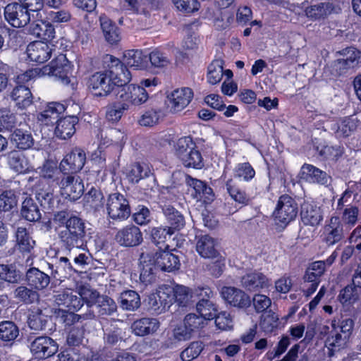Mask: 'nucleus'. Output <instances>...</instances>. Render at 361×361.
I'll list each match as a JSON object with an SVG mask.
<instances>
[{
  "mask_svg": "<svg viewBox=\"0 0 361 361\" xmlns=\"http://www.w3.org/2000/svg\"><path fill=\"white\" fill-rule=\"evenodd\" d=\"M63 174L61 180L57 183L61 195L71 201L78 200L85 190L82 180L75 174Z\"/></svg>",
  "mask_w": 361,
  "mask_h": 361,
  "instance_id": "obj_4",
  "label": "nucleus"
},
{
  "mask_svg": "<svg viewBox=\"0 0 361 361\" xmlns=\"http://www.w3.org/2000/svg\"><path fill=\"white\" fill-rule=\"evenodd\" d=\"M150 173L151 171L147 165L136 164L131 166L128 173V178L130 182L137 183L140 180L149 177Z\"/></svg>",
  "mask_w": 361,
  "mask_h": 361,
  "instance_id": "obj_48",
  "label": "nucleus"
},
{
  "mask_svg": "<svg viewBox=\"0 0 361 361\" xmlns=\"http://www.w3.org/2000/svg\"><path fill=\"white\" fill-rule=\"evenodd\" d=\"M341 210V223L345 226V230L349 231L357 222L360 210L356 206H347Z\"/></svg>",
  "mask_w": 361,
  "mask_h": 361,
  "instance_id": "obj_42",
  "label": "nucleus"
},
{
  "mask_svg": "<svg viewBox=\"0 0 361 361\" xmlns=\"http://www.w3.org/2000/svg\"><path fill=\"white\" fill-rule=\"evenodd\" d=\"M28 285L37 290L46 288L50 283V277L37 268H30L26 274Z\"/></svg>",
  "mask_w": 361,
  "mask_h": 361,
  "instance_id": "obj_32",
  "label": "nucleus"
},
{
  "mask_svg": "<svg viewBox=\"0 0 361 361\" xmlns=\"http://www.w3.org/2000/svg\"><path fill=\"white\" fill-rule=\"evenodd\" d=\"M19 331L16 325L10 321L0 323V339L4 341H14L18 336Z\"/></svg>",
  "mask_w": 361,
  "mask_h": 361,
  "instance_id": "obj_46",
  "label": "nucleus"
},
{
  "mask_svg": "<svg viewBox=\"0 0 361 361\" xmlns=\"http://www.w3.org/2000/svg\"><path fill=\"white\" fill-rule=\"evenodd\" d=\"M203 350V345L201 342H192L180 354V357L183 361H191L197 357Z\"/></svg>",
  "mask_w": 361,
  "mask_h": 361,
  "instance_id": "obj_64",
  "label": "nucleus"
},
{
  "mask_svg": "<svg viewBox=\"0 0 361 361\" xmlns=\"http://www.w3.org/2000/svg\"><path fill=\"white\" fill-rule=\"evenodd\" d=\"M357 123L352 117H344L333 124L331 129L337 137H348L356 128Z\"/></svg>",
  "mask_w": 361,
  "mask_h": 361,
  "instance_id": "obj_36",
  "label": "nucleus"
},
{
  "mask_svg": "<svg viewBox=\"0 0 361 361\" xmlns=\"http://www.w3.org/2000/svg\"><path fill=\"white\" fill-rule=\"evenodd\" d=\"M85 224L77 216H71L66 221V226L59 231V237L69 246L77 245L85 236Z\"/></svg>",
  "mask_w": 361,
  "mask_h": 361,
  "instance_id": "obj_5",
  "label": "nucleus"
},
{
  "mask_svg": "<svg viewBox=\"0 0 361 361\" xmlns=\"http://www.w3.org/2000/svg\"><path fill=\"white\" fill-rule=\"evenodd\" d=\"M14 297L25 303H32L38 300V293L25 286H19L14 291Z\"/></svg>",
  "mask_w": 361,
  "mask_h": 361,
  "instance_id": "obj_55",
  "label": "nucleus"
},
{
  "mask_svg": "<svg viewBox=\"0 0 361 361\" xmlns=\"http://www.w3.org/2000/svg\"><path fill=\"white\" fill-rule=\"evenodd\" d=\"M47 322V316L44 314L39 309L32 311L29 317V326L35 331L43 330Z\"/></svg>",
  "mask_w": 361,
  "mask_h": 361,
  "instance_id": "obj_54",
  "label": "nucleus"
},
{
  "mask_svg": "<svg viewBox=\"0 0 361 361\" xmlns=\"http://www.w3.org/2000/svg\"><path fill=\"white\" fill-rule=\"evenodd\" d=\"M99 312L102 315H111L117 310V305L113 299L101 295L97 300Z\"/></svg>",
  "mask_w": 361,
  "mask_h": 361,
  "instance_id": "obj_56",
  "label": "nucleus"
},
{
  "mask_svg": "<svg viewBox=\"0 0 361 361\" xmlns=\"http://www.w3.org/2000/svg\"><path fill=\"white\" fill-rule=\"evenodd\" d=\"M65 111L64 105L59 102H51L38 115L37 119L42 125H50L59 121V117Z\"/></svg>",
  "mask_w": 361,
  "mask_h": 361,
  "instance_id": "obj_24",
  "label": "nucleus"
},
{
  "mask_svg": "<svg viewBox=\"0 0 361 361\" xmlns=\"http://www.w3.org/2000/svg\"><path fill=\"white\" fill-rule=\"evenodd\" d=\"M55 302L59 306L68 308V311L75 312L79 310L83 303L78 294V290L65 289L55 295Z\"/></svg>",
  "mask_w": 361,
  "mask_h": 361,
  "instance_id": "obj_17",
  "label": "nucleus"
},
{
  "mask_svg": "<svg viewBox=\"0 0 361 361\" xmlns=\"http://www.w3.org/2000/svg\"><path fill=\"white\" fill-rule=\"evenodd\" d=\"M279 317L274 312H269L262 316L260 326L264 332H272L278 326Z\"/></svg>",
  "mask_w": 361,
  "mask_h": 361,
  "instance_id": "obj_61",
  "label": "nucleus"
},
{
  "mask_svg": "<svg viewBox=\"0 0 361 361\" xmlns=\"http://www.w3.org/2000/svg\"><path fill=\"white\" fill-rule=\"evenodd\" d=\"M331 8L329 4L321 3L311 6L305 10L306 16L312 19H319L325 16Z\"/></svg>",
  "mask_w": 361,
  "mask_h": 361,
  "instance_id": "obj_58",
  "label": "nucleus"
},
{
  "mask_svg": "<svg viewBox=\"0 0 361 361\" xmlns=\"http://www.w3.org/2000/svg\"><path fill=\"white\" fill-rule=\"evenodd\" d=\"M21 215L29 221H35L40 219V212L32 198L26 197L23 202Z\"/></svg>",
  "mask_w": 361,
  "mask_h": 361,
  "instance_id": "obj_41",
  "label": "nucleus"
},
{
  "mask_svg": "<svg viewBox=\"0 0 361 361\" xmlns=\"http://www.w3.org/2000/svg\"><path fill=\"white\" fill-rule=\"evenodd\" d=\"M85 203L87 207L99 211L104 206V195L102 192L94 188H92L85 196Z\"/></svg>",
  "mask_w": 361,
  "mask_h": 361,
  "instance_id": "obj_45",
  "label": "nucleus"
},
{
  "mask_svg": "<svg viewBox=\"0 0 361 361\" xmlns=\"http://www.w3.org/2000/svg\"><path fill=\"white\" fill-rule=\"evenodd\" d=\"M301 178L310 183H317L321 185L327 184L329 176L326 172L311 164H304L300 170Z\"/></svg>",
  "mask_w": 361,
  "mask_h": 361,
  "instance_id": "obj_28",
  "label": "nucleus"
},
{
  "mask_svg": "<svg viewBox=\"0 0 361 361\" xmlns=\"http://www.w3.org/2000/svg\"><path fill=\"white\" fill-rule=\"evenodd\" d=\"M226 188L231 197L235 202L243 205L247 204L250 199L245 192L238 187L233 185L231 180H229L226 183Z\"/></svg>",
  "mask_w": 361,
  "mask_h": 361,
  "instance_id": "obj_50",
  "label": "nucleus"
},
{
  "mask_svg": "<svg viewBox=\"0 0 361 361\" xmlns=\"http://www.w3.org/2000/svg\"><path fill=\"white\" fill-rule=\"evenodd\" d=\"M100 27L105 39L110 44L117 43L121 39L118 28L107 16L102 15L99 17Z\"/></svg>",
  "mask_w": 361,
  "mask_h": 361,
  "instance_id": "obj_31",
  "label": "nucleus"
},
{
  "mask_svg": "<svg viewBox=\"0 0 361 361\" xmlns=\"http://www.w3.org/2000/svg\"><path fill=\"white\" fill-rule=\"evenodd\" d=\"M164 214L170 224L169 228L172 231L180 230L185 226L183 216L173 207L166 206L163 208Z\"/></svg>",
  "mask_w": 361,
  "mask_h": 361,
  "instance_id": "obj_39",
  "label": "nucleus"
},
{
  "mask_svg": "<svg viewBox=\"0 0 361 361\" xmlns=\"http://www.w3.org/2000/svg\"><path fill=\"white\" fill-rule=\"evenodd\" d=\"M119 302L123 310L134 311L140 306V298L134 290H126L121 293Z\"/></svg>",
  "mask_w": 361,
  "mask_h": 361,
  "instance_id": "obj_37",
  "label": "nucleus"
},
{
  "mask_svg": "<svg viewBox=\"0 0 361 361\" xmlns=\"http://www.w3.org/2000/svg\"><path fill=\"white\" fill-rule=\"evenodd\" d=\"M110 76L114 87L117 86L120 88L127 86L126 85L131 80V74L124 65L117 68Z\"/></svg>",
  "mask_w": 361,
  "mask_h": 361,
  "instance_id": "obj_47",
  "label": "nucleus"
},
{
  "mask_svg": "<svg viewBox=\"0 0 361 361\" xmlns=\"http://www.w3.org/2000/svg\"><path fill=\"white\" fill-rule=\"evenodd\" d=\"M11 97L16 104L21 109H25L32 103V94L30 89L23 85H18L13 88Z\"/></svg>",
  "mask_w": 361,
  "mask_h": 361,
  "instance_id": "obj_34",
  "label": "nucleus"
},
{
  "mask_svg": "<svg viewBox=\"0 0 361 361\" xmlns=\"http://www.w3.org/2000/svg\"><path fill=\"white\" fill-rule=\"evenodd\" d=\"M183 324L192 334L198 331L205 325L204 319L195 314H188L185 317Z\"/></svg>",
  "mask_w": 361,
  "mask_h": 361,
  "instance_id": "obj_63",
  "label": "nucleus"
},
{
  "mask_svg": "<svg viewBox=\"0 0 361 361\" xmlns=\"http://www.w3.org/2000/svg\"><path fill=\"white\" fill-rule=\"evenodd\" d=\"M221 295L225 301L234 307L245 308L249 307L251 303L248 295L234 287H223Z\"/></svg>",
  "mask_w": 361,
  "mask_h": 361,
  "instance_id": "obj_16",
  "label": "nucleus"
},
{
  "mask_svg": "<svg viewBox=\"0 0 361 361\" xmlns=\"http://www.w3.org/2000/svg\"><path fill=\"white\" fill-rule=\"evenodd\" d=\"M195 145L190 137H183L179 138L174 145L176 155L180 160L189 152L190 149L194 148Z\"/></svg>",
  "mask_w": 361,
  "mask_h": 361,
  "instance_id": "obj_52",
  "label": "nucleus"
},
{
  "mask_svg": "<svg viewBox=\"0 0 361 361\" xmlns=\"http://www.w3.org/2000/svg\"><path fill=\"white\" fill-rule=\"evenodd\" d=\"M38 169L40 177L47 180L49 182L59 180L60 173H61L59 166H58L57 164L52 161H46Z\"/></svg>",
  "mask_w": 361,
  "mask_h": 361,
  "instance_id": "obj_43",
  "label": "nucleus"
},
{
  "mask_svg": "<svg viewBox=\"0 0 361 361\" xmlns=\"http://www.w3.org/2000/svg\"><path fill=\"white\" fill-rule=\"evenodd\" d=\"M180 261L177 255L168 251L157 252L152 257L148 254L140 256V279L145 283H150L154 278L156 267L163 271H172L178 269Z\"/></svg>",
  "mask_w": 361,
  "mask_h": 361,
  "instance_id": "obj_1",
  "label": "nucleus"
},
{
  "mask_svg": "<svg viewBox=\"0 0 361 361\" xmlns=\"http://www.w3.org/2000/svg\"><path fill=\"white\" fill-rule=\"evenodd\" d=\"M301 219L304 224L317 226L323 219L320 207L314 202L305 201L301 205Z\"/></svg>",
  "mask_w": 361,
  "mask_h": 361,
  "instance_id": "obj_20",
  "label": "nucleus"
},
{
  "mask_svg": "<svg viewBox=\"0 0 361 361\" xmlns=\"http://www.w3.org/2000/svg\"><path fill=\"white\" fill-rule=\"evenodd\" d=\"M117 99L123 103L139 106L149 99L148 92L142 87L131 84L119 88L116 93Z\"/></svg>",
  "mask_w": 361,
  "mask_h": 361,
  "instance_id": "obj_7",
  "label": "nucleus"
},
{
  "mask_svg": "<svg viewBox=\"0 0 361 361\" xmlns=\"http://www.w3.org/2000/svg\"><path fill=\"white\" fill-rule=\"evenodd\" d=\"M223 62L221 60L214 61L208 67L207 80L210 84L219 82L223 76Z\"/></svg>",
  "mask_w": 361,
  "mask_h": 361,
  "instance_id": "obj_51",
  "label": "nucleus"
},
{
  "mask_svg": "<svg viewBox=\"0 0 361 361\" xmlns=\"http://www.w3.org/2000/svg\"><path fill=\"white\" fill-rule=\"evenodd\" d=\"M116 241L123 247H135L142 242V234L140 228L133 224L118 230L115 235Z\"/></svg>",
  "mask_w": 361,
  "mask_h": 361,
  "instance_id": "obj_11",
  "label": "nucleus"
},
{
  "mask_svg": "<svg viewBox=\"0 0 361 361\" xmlns=\"http://www.w3.org/2000/svg\"><path fill=\"white\" fill-rule=\"evenodd\" d=\"M77 290L82 303L85 302L89 305L97 303L99 298L101 296L96 290L91 289L89 286H80Z\"/></svg>",
  "mask_w": 361,
  "mask_h": 361,
  "instance_id": "obj_59",
  "label": "nucleus"
},
{
  "mask_svg": "<svg viewBox=\"0 0 361 361\" xmlns=\"http://www.w3.org/2000/svg\"><path fill=\"white\" fill-rule=\"evenodd\" d=\"M86 160L85 153L81 149H75L66 154L60 162L59 168L62 173H75L80 171Z\"/></svg>",
  "mask_w": 361,
  "mask_h": 361,
  "instance_id": "obj_10",
  "label": "nucleus"
},
{
  "mask_svg": "<svg viewBox=\"0 0 361 361\" xmlns=\"http://www.w3.org/2000/svg\"><path fill=\"white\" fill-rule=\"evenodd\" d=\"M180 161L186 167L200 169L203 166L202 155L200 152L195 149V146L193 149H190Z\"/></svg>",
  "mask_w": 361,
  "mask_h": 361,
  "instance_id": "obj_53",
  "label": "nucleus"
},
{
  "mask_svg": "<svg viewBox=\"0 0 361 361\" xmlns=\"http://www.w3.org/2000/svg\"><path fill=\"white\" fill-rule=\"evenodd\" d=\"M186 182L195 192V194L192 193V195L197 201L202 200L204 202H208L213 200L212 189L208 187L203 181L188 176Z\"/></svg>",
  "mask_w": 361,
  "mask_h": 361,
  "instance_id": "obj_25",
  "label": "nucleus"
},
{
  "mask_svg": "<svg viewBox=\"0 0 361 361\" xmlns=\"http://www.w3.org/2000/svg\"><path fill=\"white\" fill-rule=\"evenodd\" d=\"M78 122V118L73 116L59 119L54 130L55 135L62 140L71 137L75 133Z\"/></svg>",
  "mask_w": 361,
  "mask_h": 361,
  "instance_id": "obj_26",
  "label": "nucleus"
},
{
  "mask_svg": "<svg viewBox=\"0 0 361 361\" xmlns=\"http://www.w3.org/2000/svg\"><path fill=\"white\" fill-rule=\"evenodd\" d=\"M73 271H76V269L71 265L68 258L62 257L59 259L56 269L53 271L52 274L54 278H65L68 274H71Z\"/></svg>",
  "mask_w": 361,
  "mask_h": 361,
  "instance_id": "obj_57",
  "label": "nucleus"
},
{
  "mask_svg": "<svg viewBox=\"0 0 361 361\" xmlns=\"http://www.w3.org/2000/svg\"><path fill=\"white\" fill-rule=\"evenodd\" d=\"M30 32L44 40H51L55 37V28L50 22L39 20L30 25Z\"/></svg>",
  "mask_w": 361,
  "mask_h": 361,
  "instance_id": "obj_33",
  "label": "nucleus"
},
{
  "mask_svg": "<svg viewBox=\"0 0 361 361\" xmlns=\"http://www.w3.org/2000/svg\"><path fill=\"white\" fill-rule=\"evenodd\" d=\"M124 63L135 70H144L148 66V57L140 50H127L123 54Z\"/></svg>",
  "mask_w": 361,
  "mask_h": 361,
  "instance_id": "obj_30",
  "label": "nucleus"
},
{
  "mask_svg": "<svg viewBox=\"0 0 361 361\" xmlns=\"http://www.w3.org/2000/svg\"><path fill=\"white\" fill-rule=\"evenodd\" d=\"M4 16L14 27H23L30 22V13L23 4L18 3L8 4L4 8Z\"/></svg>",
  "mask_w": 361,
  "mask_h": 361,
  "instance_id": "obj_8",
  "label": "nucleus"
},
{
  "mask_svg": "<svg viewBox=\"0 0 361 361\" xmlns=\"http://www.w3.org/2000/svg\"><path fill=\"white\" fill-rule=\"evenodd\" d=\"M12 142L21 149H30L34 144L33 137L28 131L16 129L11 136Z\"/></svg>",
  "mask_w": 361,
  "mask_h": 361,
  "instance_id": "obj_40",
  "label": "nucleus"
},
{
  "mask_svg": "<svg viewBox=\"0 0 361 361\" xmlns=\"http://www.w3.org/2000/svg\"><path fill=\"white\" fill-rule=\"evenodd\" d=\"M16 238L19 250L23 252H30L35 245V241L24 227H18L17 228Z\"/></svg>",
  "mask_w": 361,
  "mask_h": 361,
  "instance_id": "obj_38",
  "label": "nucleus"
},
{
  "mask_svg": "<svg viewBox=\"0 0 361 361\" xmlns=\"http://www.w3.org/2000/svg\"><path fill=\"white\" fill-rule=\"evenodd\" d=\"M106 209L108 216L114 220L123 221L130 214L129 202L124 195L120 193H113L109 195Z\"/></svg>",
  "mask_w": 361,
  "mask_h": 361,
  "instance_id": "obj_6",
  "label": "nucleus"
},
{
  "mask_svg": "<svg viewBox=\"0 0 361 361\" xmlns=\"http://www.w3.org/2000/svg\"><path fill=\"white\" fill-rule=\"evenodd\" d=\"M172 290L169 286H161L154 293L148 297L149 308L157 314L161 313L169 307L171 304L170 294Z\"/></svg>",
  "mask_w": 361,
  "mask_h": 361,
  "instance_id": "obj_9",
  "label": "nucleus"
},
{
  "mask_svg": "<svg viewBox=\"0 0 361 361\" xmlns=\"http://www.w3.org/2000/svg\"><path fill=\"white\" fill-rule=\"evenodd\" d=\"M196 250L201 257L204 258H216L219 255L215 239L208 235L198 237Z\"/></svg>",
  "mask_w": 361,
  "mask_h": 361,
  "instance_id": "obj_27",
  "label": "nucleus"
},
{
  "mask_svg": "<svg viewBox=\"0 0 361 361\" xmlns=\"http://www.w3.org/2000/svg\"><path fill=\"white\" fill-rule=\"evenodd\" d=\"M72 71V66L65 54H61L48 65L40 68L42 76H53L58 78L65 85L72 83L68 74Z\"/></svg>",
  "mask_w": 361,
  "mask_h": 361,
  "instance_id": "obj_2",
  "label": "nucleus"
},
{
  "mask_svg": "<svg viewBox=\"0 0 361 361\" xmlns=\"http://www.w3.org/2000/svg\"><path fill=\"white\" fill-rule=\"evenodd\" d=\"M8 164L11 169L18 173H25L32 166L25 155L19 151H11L8 154Z\"/></svg>",
  "mask_w": 361,
  "mask_h": 361,
  "instance_id": "obj_29",
  "label": "nucleus"
},
{
  "mask_svg": "<svg viewBox=\"0 0 361 361\" xmlns=\"http://www.w3.org/2000/svg\"><path fill=\"white\" fill-rule=\"evenodd\" d=\"M334 326L335 320H333L331 324V329L329 326L324 327V330H329L328 336L326 339V346L330 350V355H333V352L343 348L348 341L346 336L343 335ZM324 333L327 334L326 331H324Z\"/></svg>",
  "mask_w": 361,
  "mask_h": 361,
  "instance_id": "obj_21",
  "label": "nucleus"
},
{
  "mask_svg": "<svg viewBox=\"0 0 361 361\" xmlns=\"http://www.w3.org/2000/svg\"><path fill=\"white\" fill-rule=\"evenodd\" d=\"M345 231L339 216H333L324 228V239L328 245H333L343 238Z\"/></svg>",
  "mask_w": 361,
  "mask_h": 361,
  "instance_id": "obj_14",
  "label": "nucleus"
},
{
  "mask_svg": "<svg viewBox=\"0 0 361 361\" xmlns=\"http://www.w3.org/2000/svg\"><path fill=\"white\" fill-rule=\"evenodd\" d=\"M297 214L298 205L294 199L288 195H281L274 212L276 223L286 226L296 217Z\"/></svg>",
  "mask_w": 361,
  "mask_h": 361,
  "instance_id": "obj_3",
  "label": "nucleus"
},
{
  "mask_svg": "<svg viewBox=\"0 0 361 361\" xmlns=\"http://www.w3.org/2000/svg\"><path fill=\"white\" fill-rule=\"evenodd\" d=\"M192 97L193 92L188 87L176 89L167 96L168 106L173 112L180 111L189 104Z\"/></svg>",
  "mask_w": 361,
  "mask_h": 361,
  "instance_id": "obj_13",
  "label": "nucleus"
},
{
  "mask_svg": "<svg viewBox=\"0 0 361 361\" xmlns=\"http://www.w3.org/2000/svg\"><path fill=\"white\" fill-rule=\"evenodd\" d=\"M30 350L36 357L46 358L57 352L58 345L49 337L39 336L31 343Z\"/></svg>",
  "mask_w": 361,
  "mask_h": 361,
  "instance_id": "obj_12",
  "label": "nucleus"
},
{
  "mask_svg": "<svg viewBox=\"0 0 361 361\" xmlns=\"http://www.w3.org/2000/svg\"><path fill=\"white\" fill-rule=\"evenodd\" d=\"M26 52L30 61L43 63L51 57L52 46L41 41L35 42L27 46Z\"/></svg>",
  "mask_w": 361,
  "mask_h": 361,
  "instance_id": "obj_19",
  "label": "nucleus"
},
{
  "mask_svg": "<svg viewBox=\"0 0 361 361\" xmlns=\"http://www.w3.org/2000/svg\"><path fill=\"white\" fill-rule=\"evenodd\" d=\"M89 86L94 90V94L102 97L111 92L114 85L111 76L107 73H96L90 78Z\"/></svg>",
  "mask_w": 361,
  "mask_h": 361,
  "instance_id": "obj_18",
  "label": "nucleus"
},
{
  "mask_svg": "<svg viewBox=\"0 0 361 361\" xmlns=\"http://www.w3.org/2000/svg\"><path fill=\"white\" fill-rule=\"evenodd\" d=\"M129 109V105L126 103L115 104L107 109L106 118L111 121H118L122 117L123 113Z\"/></svg>",
  "mask_w": 361,
  "mask_h": 361,
  "instance_id": "obj_62",
  "label": "nucleus"
},
{
  "mask_svg": "<svg viewBox=\"0 0 361 361\" xmlns=\"http://www.w3.org/2000/svg\"><path fill=\"white\" fill-rule=\"evenodd\" d=\"M326 269V262L317 261L312 263L308 267L305 279L307 281H319V278L323 275Z\"/></svg>",
  "mask_w": 361,
  "mask_h": 361,
  "instance_id": "obj_49",
  "label": "nucleus"
},
{
  "mask_svg": "<svg viewBox=\"0 0 361 361\" xmlns=\"http://www.w3.org/2000/svg\"><path fill=\"white\" fill-rule=\"evenodd\" d=\"M195 293L203 297L196 305L197 311L200 314L199 316L202 317L204 322L214 318L217 308L212 301L204 298V297L209 298L212 293V290L209 288H197L195 290Z\"/></svg>",
  "mask_w": 361,
  "mask_h": 361,
  "instance_id": "obj_15",
  "label": "nucleus"
},
{
  "mask_svg": "<svg viewBox=\"0 0 361 361\" xmlns=\"http://www.w3.org/2000/svg\"><path fill=\"white\" fill-rule=\"evenodd\" d=\"M172 291L170 294L171 304L175 301L180 306H186L193 296V292L188 287L183 285L171 286Z\"/></svg>",
  "mask_w": 361,
  "mask_h": 361,
  "instance_id": "obj_35",
  "label": "nucleus"
},
{
  "mask_svg": "<svg viewBox=\"0 0 361 361\" xmlns=\"http://www.w3.org/2000/svg\"><path fill=\"white\" fill-rule=\"evenodd\" d=\"M159 327V321L157 319L149 317L135 320L131 325L132 332L138 336L154 334Z\"/></svg>",
  "mask_w": 361,
  "mask_h": 361,
  "instance_id": "obj_22",
  "label": "nucleus"
},
{
  "mask_svg": "<svg viewBox=\"0 0 361 361\" xmlns=\"http://www.w3.org/2000/svg\"><path fill=\"white\" fill-rule=\"evenodd\" d=\"M234 175L245 181H249L254 178L255 171L249 163L245 162L238 164L235 167Z\"/></svg>",
  "mask_w": 361,
  "mask_h": 361,
  "instance_id": "obj_60",
  "label": "nucleus"
},
{
  "mask_svg": "<svg viewBox=\"0 0 361 361\" xmlns=\"http://www.w3.org/2000/svg\"><path fill=\"white\" fill-rule=\"evenodd\" d=\"M270 280L260 272L248 273L241 279V285L248 290H257L270 286Z\"/></svg>",
  "mask_w": 361,
  "mask_h": 361,
  "instance_id": "obj_23",
  "label": "nucleus"
},
{
  "mask_svg": "<svg viewBox=\"0 0 361 361\" xmlns=\"http://www.w3.org/2000/svg\"><path fill=\"white\" fill-rule=\"evenodd\" d=\"M343 58L340 60L348 68H354L361 63V51L354 47H348L341 51Z\"/></svg>",
  "mask_w": 361,
  "mask_h": 361,
  "instance_id": "obj_44",
  "label": "nucleus"
}]
</instances>
